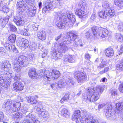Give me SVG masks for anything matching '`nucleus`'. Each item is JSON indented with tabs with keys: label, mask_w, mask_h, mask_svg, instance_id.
<instances>
[{
	"label": "nucleus",
	"mask_w": 123,
	"mask_h": 123,
	"mask_svg": "<svg viewBox=\"0 0 123 123\" xmlns=\"http://www.w3.org/2000/svg\"><path fill=\"white\" fill-rule=\"evenodd\" d=\"M17 45L24 49L27 48L29 45V42L26 39L22 38H19L17 41Z\"/></svg>",
	"instance_id": "obj_9"
},
{
	"label": "nucleus",
	"mask_w": 123,
	"mask_h": 123,
	"mask_svg": "<svg viewBox=\"0 0 123 123\" xmlns=\"http://www.w3.org/2000/svg\"><path fill=\"white\" fill-rule=\"evenodd\" d=\"M28 74L30 77L32 79L35 78L37 75L36 69L34 68H31L29 71Z\"/></svg>",
	"instance_id": "obj_26"
},
{
	"label": "nucleus",
	"mask_w": 123,
	"mask_h": 123,
	"mask_svg": "<svg viewBox=\"0 0 123 123\" xmlns=\"http://www.w3.org/2000/svg\"><path fill=\"white\" fill-rule=\"evenodd\" d=\"M51 3L48 2L46 3L43 8L42 12L44 13H48V12L52 9L53 7Z\"/></svg>",
	"instance_id": "obj_19"
},
{
	"label": "nucleus",
	"mask_w": 123,
	"mask_h": 123,
	"mask_svg": "<svg viewBox=\"0 0 123 123\" xmlns=\"http://www.w3.org/2000/svg\"><path fill=\"white\" fill-rule=\"evenodd\" d=\"M63 20L59 21L56 24L57 27L60 29H64L66 25H68V23L67 22V19L66 16H63Z\"/></svg>",
	"instance_id": "obj_11"
},
{
	"label": "nucleus",
	"mask_w": 123,
	"mask_h": 123,
	"mask_svg": "<svg viewBox=\"0 0 123 123\" xmlns=\"http://www.w3.org/2000/svg\"><path fill=\"white\" fill-rule=\"evenodd\" d=\"M116 68L119 72L123 71V61H120L119 63L117 65Z\"/></svg>",
	"instance_id": "obj_33"
},
{
	"label": "nucleus",
	"mask_w": 123,
	"mask_h": 123,
	"mask_svg": "<svg viewBox=\"0 0 123 123\" xmlns=\"http://www.w3.org/2000/svg\"><path fill=\"white\" fill-rule=\"evenodd\" d=\"M16 39V36L14 34H12L10 35L8 37L9 40L12 43L15 42Z\"/></svg>",
	"instance_id": "obj_38"
},
{
	"label": "nucleus",
	"mask_w": 123,
	"mask_h": 123,
	"mask_svg": "<svg viewBox=\"0 0 123 123\" xmlns=\"http://www.w3.org/2000/svg\"><path fill=\"white\" fill-rule=\"evenodd\" d=\"M118 28L120 31H122L123 30V23H120L118 25Z\"/></svg>",
	"instance_id": "obj_55"
},
{
	"label": "nucleus",
	"mask_w": 123,
	"mask_h": 123,
	"mask_svg": "<svg viewBox=\"0 0 123 123\" xmlns=\"http://www.w3.org/2000/svg\"><path fill=\"white\" fill-rule=\"evenodd\" d=\"M0 11L4 13H7L9 11V9L7 7L6 4L5 3L3 5V6H0Z\"/></svg>",
	"instance_id": "obj_34"
},
{
	"label": "nucleus",
	"mask_w": 123,
	"mask_h": 123,
	"mask_svg": "<svg viewBox=\"0 0 123 123\" xmlns=\"http://www.w3.org/2000/svg\"><path fill=\"white\" fill-rule=\"evenodd\" d=\"M104 90L103 88L100 86H97L95 90L93 89H89L87 90V95H89L87 97V99L91 102H94L99 98V94Z\"/></svg>",
	"instance_id": "obj_1"
},
{
	"label": "nucleus",
	"mask_w": 123,
	"mask_h": 123,
	"mask_svg": "<svg viewBox=\"0 0 123 123\" xmlns=\"http://www.w3.org/2000/svg\"><path fill=\"white\" fill-rule=\"evenodd\" d=\"M67 15V22L68 23V25H71L73 22H74L76 20L75 16L70 13H68Z\"/></svg>",
	"instance_id": "obj_20"
},
{
	"label": "nucleus",
	"mask_w": 123,
	"mask_h": 123,
	"mask_svg": "<svg viewBox=\"0 0 123 123\" xmlns=\"http://www.w3.org/2000/svg\"><path fill=\"white\" fill-rule=\"evenodd\" d=\"M6 51L4 48L3 47L0 48V54H3Z\"/></svg>",
	"instance_id": "obj_63"
},
{
	"label": "nucleus",
	"mask_w": 123,
	"mask_h": 123,
	"mask_svg": "<svg viewBox=\"0 0 123 123\" xmlns=\"http://www.w3.org/2000/svg\"><path fill=\"white\" fill-rule=\"evenodd\" d=\"M12 103V102L9 100H8L6 102H5L3 105V107L7 110H10V107Z\"/></svg>",
	"instance_id": "obj_31"
},
{
	"label": "nucleus",
	"mask_w": 123,
	"mask_h": 123,
	"mask_svg": "<svg viewBox=\"0 0 123 123\" xmlns=\"http://www.w3.org/2000/svg\"><path fill=\"white\" fill-rule=\"evenodd\" d=\"M105 52L106 56L109 57H111L114 55L113 51L111 48H108L106 49Z\"/></svg>",
	"instance_id": "obj_28"
},
{
	"label": "nucleus",
	"mask_w": 123,
	"mask_h": 123,
	"mask_svg": "<svg viewBox=\"0 0 123 123\" xmlns=\"http://www.w3.org/2000/svg\"><path fill=\"white\" fill-rule=\"evenodd\" d=\"M41 113L40 114H41L42 117L44 118H49V114L48 112L44 111V110L43 111H41Z\"/></svg>",
	"instance_id": "obj_45"
},
{
	"label": "nucleus",
	"mask_w": 123,
	"mask_h": 123,
	"mask_svg": "<svg viewBox=\"0 0 123 123\" xmlns=\"http://www.w3.org/2000/svg\"><path fill=\"white\" fill-rule=\"evenodd\" d=\"M36 8L33 7V8H30L28 12V15L31 17H32L34 16L36 12Z\"/></svg>",
	"instance_id": "obj_32"
},
{
	"label": "nucleus",
	"mask_w": 123,
	"mask_h": 123,
	"mask_svg": "<svg viewBox=\"0 0 123 123\" xmlns=\"http://www.w3.org/2000/svg\"><path fill=\"white\" fill-rule=\"evenodd\" d=\"M38 97L37 96H35L34 97H31L29 98L28 101L31 104H34L37 103V101L36 99Z\"/></svg>",
	"instance_id": "obj_35"
},
{
	"label": "nucleus",
	"mask_w": 123,
	"mask_h": 123,
	"mask_svg": "<svg viewBox=\"0 0 123 123\" xmlns=\"http://www.w3.org/2000/svg\"><path fill=\"white\" fill-rule=\"evenodd\" d=\"M105 106L104 112L107 118H109V119L111 120L115 119L116 117L114 113V112L112 111V106L111 104H104L99 105L98 106V109L99 110Z\"/></svg>",
	"instance_id": "obj_6"
},
{
	"label": "nucleus",
	"mask_w": 123,
	"mask_h": 123,
	"mask_svg": "<svg viewBox=\"0 0 123 123\" xmlns=\"http://www.w3.org/2000/svg\"><path fill=\"white\" fill-rule=\"evenodd\" d=\"M21 107V103L19 102H17L13 104L10 110V111L11 110L13 112H15L19 110Z\"/></svg>",
	"instance_id": "obj_22"
},
{
	"label": "nucleus",
	"mask_w": 123,
	"mask_h": 123,
	"mask_svg": "<svg viewBox=\"0 0 123 123\" xmlns=\"http://www.w3.org/2000/svg\"><path fill=\"white\" fill-rule=\"evenodd\" d=\"M115 4L120 7H123V2L122 0H114Z\"/></svg>",
	"instance_id": "obj_39"
},
{
	"label": "nucleus",
	"mask_w": 123,
	"mask_h": 123,
	"mask_svg": "<svg viewBox=\"0 0 123 123\" xmlns=\"http://www.w3.org/2000/svg\"><path fill=\"white\" fill-rule=\"evenodd\" d=\"M53 15L55 19L57 21H60L62 19L63 20V16H66L63 15L62 12H54L53 13Z\"/></svg>",
	"instance_id": "obj_23"
},
{
	"label": "nucleus",
	"mask_w": 123,
	"mask_h": 123,
	"mask_svg": "<svg viewBox=\"0 0 123 123\" xmlns=\"http://www.w3.org/2000/svg\"><path fill=\"white\" fill-rule=\"evenodd\" d=\"M84 10L77 9L75 11V14L80 18H85L86 17L87 15L86 13L84 11Z\"/></svg>",
	"instance_id": "obj_14"
},
{
	"label": "nucleus",
	"mask_w": 123,
	"mask_h": 123,
	"mask_svg": "<svg viewBox=\"0 0 123 123\" xmlns=\"http://www.w3.org/2000/svg\"><path fill=\"white\" fill-rule=\"evenodd\" d=\"M10 84L11 81L10 80H6L4 81L2 77L0 76V86L5 88H7L9 86Z\"/></svg>",
	"instance_id": "obj_15"
},
{
	"label": "nucleus",
	"mask_w": 123,
	"mask_h": 123,
	"mask_svg": "<svg viewBox=\"0 0 123 123\" xmlns=\"http://www.w3.org/2000/svg\"><path fill=\"white\" fill-rule=\"evenodd\" d=\"M106 64V62L105 61H102L101 62V63L98 66V68H104Z\"/></svg>",
	"instance_id": "obj_52"
},
{
	"label": "nucleus",
	"mask_w": 123,
	"mask_h": 123,
	"mask_svg": "<svg viewBox=\"0 0 123 123\" xmlns=\"http://www.w3.org/2000/svg\"><path fill=\"white\" fill-rule=\"evenodd\" d=\"M98 14L100 18H106L108 16L107 11L105 10H104L99 12Z\"/></svg>",
	"instance_id": "obj_30"
},
{
	"label": "nucleus",
	"mask_w": 123,
	"mask_h": 123,
	"mask_svg": "<svg viewBox=\"0 0 123 123\" xmlns=\"http://www.w3.org/2000/svg\"><path fill=\"white\" fill-rule=\"evenodd\" d=\"M65 80L66 86H71L74 84V82L70 78H67Z\"/></svg>",
	"instance_id": "obj_37"
},
{
	"label": "nucleus",
	"mask_w": 123,
	"mask_h": 123,
	"mask_svg": "<svg viewBox=\"0 0 123 123\" xmlns=\"http://www.w3.org/2000/svg\"><path fill=\"white\" fill-rule=\"evenodd\" d=\"M13 21L18 26H23L25 23L23 18L18 16L14 17Z\"/></svg>",
	"instance_id": "obj_16"
},
{
	"label": "nucleus",
	"mask_w": 123,
	"mask_h": 123,
	"mask_svg": "<svg viewBox=\"0 0 123 123\" xmlns=\"http://www.w3.org/2000/svg\"><path fill=\"white\" fill-rule=\"evenodd\" d=\"M62 115H63L65 117L70 115V113L65 108L63 109L61 111Z\"/></svg>",
	"instance_id": "obj_41"
},
{
	"label": "nucleus",
	"mask_w": 123,
	"mask_h": 123,
	"mask_svg": "<svg viewBox=\"0 0 123 123\" xmlns=\"http://www.w3.org/2000/svg\"><path fill=\"white\" fill-rule=\"evenodd\" d=\"M21 110V112L22 113V114H25L27 112V108L25 107H22Z\"/></svg>",
	"instance_id": "obj_54"
},
{
	"label": "nucleus",
	"mask_w": 123,
	"mask_h": 123,
	"mask_svg": "<svg viewBox=\"0 0 123 123\" xmlns=\"http://www.w3.org/2000/svg\"><path fill=\"white\" fill-rule=\"evenodd\" d=\"M11 67V65L8 61H5L0 65V69L5 71L3 75L6 78V80H10L11 81L10 79L13 75V73L12 71H9Z\"/></svg>",
	"instance_id": "obj_5"
},
{
	"label": "nucleus",
	"mask_w": 123,
	"mask_h": 123,
	"mask_svg": "<svg viewBox=\"0 0 123 123\" xmlns=\"http://www.w3.org/2000/svg\"><path fill=\"white\" fill-rule=\"evenodd\" d=\"M17 62L20 65H23L25 67H26L29 64L27 57L23 55H21L19 57L17 60Z\"/></svg>",
	"instance_id": "obj_10"
},
{
	"label": "nucleus",
	"mask_w": 123,
	"mask_h": 123,
	"mask_svg": "<svg viewBox=\"0 0 123 123\" xmlns=\"http://www.w3.org/2000/svg\"><path fill=\"white\" fill-rule=\"evenodd\" d=\"M119 89L120 92L123 93V84H121L120 85Z\"/></svg>",
	"instance_id": "obj_62"
},
{
	"label": "nucleus",
	"mask_w": 123,
	"mask_h": 123,
	"mask_svg": "<svg viewBox=\"0 0 123 123\" xmlns=\"http://www.w3.org/2000/svg\"><path fill=\"white\" fill-rule=\"evenodd\" d=\"M37 35L38 38L42 40H44L46 38V32L44 31H38Z\"/></svg>",
	"instance_id": "obj_24"
},
{
	"label": "nucleus",
	"mask_w": 123,
	"mask_h": 123,
	"mask_svg": "<svg viewBox=\"0 0 123 123\" xmlns=\"http://www.w3.org/2000/svg\"><path fill=\"white\" fill-rule=\"evenodd\" d=\"M102 6L105 10L107 11L108 10L111 9V7L110 6L109 2L108 1H105L102 4Z\"/></svg>",
	"instance_id": "obj_36"
},
{
	"label": "nucleus",
	"mask_w": 123,
	"mask_h": 123,
	"mask_svg": "<svg viewBox=\"0 0 123 123\" xmlns=\"http://www.w3.org/2000/svg\"><path fill=\"white\" fill-rule=\"evenodd\" d=\"M4 118V114L3 113L0 111V121L2 122Z\"/></svg>",
	"instance_id": "obj_60"
},
{
	"label": "nucleus",
	"mask_w": 123,
	"mask_h": 123,
	"mask_svg": "<svg viewBox=\"0 0 123 123\" xmlns=\"http://www.w3.org/2000/svg\"><path fill=\"white\" fill-rule=\"evenodd\" d=\"M91 29L94 36H96L97 33L99 34L102 41H105L108 39L109 32L106 29L101 27L94 26L92 27Z\"/></svg>",
	"instance_id": "obj_4"
},
{
	"label": "nucleus",
	"mask_w": 123,
	"mask_h": 123,
	"mask_svg": "<svg viewBox=\"0 0 123 123\" xmlns=\"http://www.w3.org/2000/svg\"><path fill=\"white\" fill-rule=\"evenodd\" d=\"M34 55H33L30 54L27 56V60L28 61H31L32 60Z\"/></svg>",
	"instance_id": "obj_53"
},
{
	"label": "nucleus",
	"mask_w": 123,
	"mask_h": 123,
	"mask_svg": "<svg viewBox=\"0 0 123 123\" xmlns=\"http://www.w3.org/2000/svg\"><path fill=\"white\" fill-rule=\"evenodd\" d=\"M87 4L85 0H80L78 3L77 9L85 10Z\"/></svg>",
	"instance_id": "obj_25"
},
{
	"label": "nucleus",
	"mask_w": 123,
	"mask_h": 123,
	"mask_svg": "<svg viewBox=\"0 0 123 123\" xmlns=\"http://www.w3.org/2000/svg\"><path fill=\"white\" fill-rule=\"evenodd\" d=\"M23 33L24 35L28 36H29L30 34L29 32V29L28 28H24L22 30H21Z\"/></svg>",
	"instance_id": "obj_46"
},
{
	"label": "nucleus",
	"mask_w": 123,
	"mask_h": 123,
	"mask_svg": "<svg viewBox=\"0 0 123 123\" xmlns=\"http://www.w3.org/2000/svg\"><path fill=\"white\" fill-rule=\"evenodd\" d=\"M68 50L67 47L62 43L59 44L57 49L53 48L51 51V57L54 61L60 59V57L63 55V53H65Z\"/></svg>",
	"instance_id": "obj_2"
},
{
	"label": "nucleus",
	"mask_w": 123,
	"mask_h": 123,
	"mask_svg": "<svg viewBox=\"0 0 123 123\" xmlns=\"http://www.w3.org/2000/svg\"><path fill=\"white\" fill-rule=\"evenodd\" d=\"M75 78L79 83H82L87 80V76L84 72L76 71L74 74Z\"/></svg>",
	"instance_id": "obj_8"
},
{
	"label": "nucleus",
	"mask_w": 123,
	"mask_h": 123,
	"mask_svg": "<svg viewBox=\"0 0 123 123\" xmlns=\"http://www.w3.org/2000/svg\"><path fill=\"white\" fill-rule=\"evenodd\" d=\"M118 40L120 42H123V37L120 34H118Z\"/></svg>",
	"instance_id": "obj_58"
},
{
	"label": "nucleus",
	"mask_w": 123,
	"mask_h": 123,
	"mask_svg": "<svg viewBox=\"0 0 123 123\" xmlns=\"http://www.w3.org/2000/svg\"><path fill=\"white\" fill-rule=\"evenodd\" d=\"M69 94L68 93L66 94L64 97L60 100L61 102L62 103L64 101L68 100L69 99Z\"/></svg>",
	"instance_id": "obj_44"
},
{
	"label": "nucleus",
	"mask_w": 123,
	"mask_h": 123,
	"mask_svg": "<svg viewBox=\"0 0 123 123\" xmlns=\"http://www.w3.org/2000/svg\"><path fill=\"white\" fill-rule=\"evenodd\" d=\"M17 8L18 10H20V9L22 8H24V7H25V5L24 4L22 3L21 2H17Z\"/></svg>",
	"instance_id": "obj_49"
},
{
	"label": "nucleus",
	"mask_w": 123,
	"mask_h": 123,
	"mask_svg": "<svg viewBox=\"0 0 123 123\" xmlns=\"http://www.w3.org/2000/svg\"><path fill=\"white\" fill-rule=\"evenodd\" d=\"M111 93L112 96L116 95L117 93V90L115 88H111Z\"/></svg>",
	"instance_id": "obj_50"
},
{
	"label": "nucleus",
	"mask_w": 123,
	"mask_h": 123,
	"mask_svg": "<svg viewBox=\"0 0 123 123\" xmlns=\"http://www.w3.org/2000/svg\"><path fill=\"white\" fill-rule=\"evenodd\" d=\"M96 18L95 13V12H93L92 14L91 17V20L93 21H94Z\"/></svg>",
	"instance_id": "obj_64"
},
{
	"label": "nucleus",
	"mask_w": 123,
	"mask_h": 123,
	"mask_svg": "<svg viewBox=\"0 0 123 123\" xmlns=\"http://www.w3.org/2000/svg\"><path fill=\"white\" fill-rule=\"evenodd\" d=\"M34 110L36 111L37 112H38L40 115L41 113V111H43V109H41L39 107L37 106H35L34 107Z\"/></svg>",
	"instance_id": "obj_51"
},
{
	"label": "nucleus",
	"mask_w": 123,
	"mask_h": 123,
	"mask_svg": "<svg viewBox=\"0 0 123 123\" xmlns=\"http://www.w3.org/2000/svg\"><path fill=\"white\" fill-rule=\"evenodd\" d=\"M66 83L65 80L64 79L61 80L58 83L55 84H52L51 85V87L53 88L54 87L57 88L56 86H58L60 88L64 87L65 86H66Z\"/></svg>",
	"instance_id": "obj_17"
},
{
	"label": "nucleus",
	"mask_w": 123,
	"mask_h": 123,
	"mask_svg": "<svg viewBox=\"0 0 123 123\" xmlns=\"http://www.w3.org/2000/svg\"><path fill=\"white\" fill-rule=\"evenodd\" d=\"M91 55L88 53H86L85 54V57L86 59L89 60L91 58Z\"/></svg>",
	"instance_id": "obj_57"
},
{
	"label": "nucleus",
	"mask_w": 123,
	"mask_h": 123,
	"mask_svg": "<svg viewBox=\"0 0 123 123\" xmlns=\"http://www.w3.org/2000/svg\"><path fill=\"white\" fill-rule=\"evenodd\" d=\"M123 44H122L120 46V49L118 51V54L119 55H120L121 54L123 53Z\"/></svg>",
	"instance_id": "obj_56"
},
{
	"label": "nucleus",
	"mask_w": 123,
	"mask_h": 123,
	"mask_svg": "<svg viewBox=\"0 0 123 123\" xmlns=\"http://www.w3.org/2000/svg\"><path fill=\"white\" fill-rule=\"evenodd\" d=\"M63 60L64 61L72 63L75 62V59L74 56L69 55H65L64 57Z\"/></svg>",
	"instance_id": "obj_21"
},
{
	"label": "nucleus",
	"mask_w": 123,
	"mask_h": 123,
	"mask_svg": "<svg viewBox=\"0 0 123 123\" xmlns=\"http://www.w3.org/2000/svg\"><path fill=\"white\" fill-rule=\"evenodd\" d=\"M78 36L76 32L74 31H72L69 33V35L65 38L63 40L64 42L67 44H69L74 40L73 45L75 47H77L80 46L82 47L83 45L82 41L81 39H78L77 38Z\"/></svg>",
	"instance_id": "obj_3"
},
{
	"label": "nucleus",
	"mask_w": 123,
	"mask_h": 123,
	"mask_svg": "<svg viewBox=\"0 0 123 123\" xmlns=\"http://www.w3.org/2000/svg\"><path fill=\"white\" fill-rule=\"evenodd\" d=\"M30 48L32 50H35L36 48V46L35 44H32L30 46Z\"/></svg>",
	"instance_id": "obj_59"
},
{
	"label": "nucleus",
	"mask_w": 123,
	"mask_h": 123,
	"mask_svg": "<svg viewBox=\"0 0 123 123\" xmlns=\"http://www.w3.org/2000/svg\"><path fill=\"white\" fill-rule=\"evenodd\" d=\"M14 71L17 73L19 72L22 69L21 66L17 62V60H15L12 63Z\"/></svg>",
	"instance_id": "obj_18"
},
{
	"label": "nucleus",
	"mask_w": 123,
	"mask_h": 123,
	"mask_svg": "<svg viewBox=\"0 0 123 123\" xmlns=\"http://www.w3.org/2000/svg\"><path fill=\"white\" fill-rule=\"evenodd\" d=\"M26 117L29 120H32L33 121L35 120L36 117L33 115L31 113H29L26 115Z\"/></svg>",
	"instance_id": "obj_43"
},
{
	"label": "nucleus",
	"mask_w": 123,
	"mask_h": 123,
	"mask_svg": "<svg viewBox=\"0 0 123 123\" xmlns=\"http://www.w3.org/2000/svg\"><path fill=\"white\" fill-rule=\"evenodd\" d=\"M11 50L14 53H18V50L16 48L15 46L14 45V47H12L11 49Z\"/></svg>",
	"instance_id": "obj_61"
},
{
	"label": "nucleus",
	"mask_w": 123,
	"mask_h": 123,
	"mask_svg": "<svg viewBox=\"0 0 123 123\" xmlns=\"http://www.w3.org/2000/svg\"><path fill=\"white\" fill-rule=\"evenodd\" d=\"M24 86L21 83L19 82H14L12 85V87L16 91L22 90L23 89Z\"/></svg>",
	"instance_id": "obj_13"
},
{
	"label": "nucleus",
	"mask_w": 123,
	"mask_h": 123,
	"mask_svg": "<svg viewBox=\"0 0 123 123\" xmlns=\"http://www.w3.org/2000/svg\"><path fill=\"white\" fill-rule=\"evenodd\" d=\"M81 112L79 110H75L74 112V115L72 116L73 119L78 120L80 116V114H83V113Z\"/></svg>",
	"instance_id": "obj_27"
},
{
	"label": "nucleus",
	"mask_w": 123,
	"mask_h": 123,
	"mask_svg": "<svg viewBox=\"0 0 123 123\" xmlns=\"http://www.w3.org/2000/svg\"><path fill=\"white\" fill-rule=\"evenodd\" d=\"M4 46L5 47L6 49L9 51H10L12 47H14V45L13 44H10L9 43H6L4 44Z\"/></svg>",
	"instance_id": "obj_42"
},
{
	"label": "nucleus",
	"mask_w": 123,
	"mask_h": 123,
	"mask_svg": "<svg viewBox=\"0 0 123 123\" xmlns=\"http://www.w3.org/2000/svg\"><path fill=\"white\" fill-rule=\"evenodd\" d=\"M116 106L117 110L119 111L120 113V114L119 113V117L123 121V103H117Z\"/></svg>",
	"instance_id": "obj_12"
},
{
	"label": "nucleus",
	"mask_w": 123,
	"mask_h": 123,
	"mask_svg": "<svg viewBox=\"0 0 123 123\" xmlns=\"http://www.w3.org/2000/svg\"><path fill=\"white\" fill-rule=\"evenodd\" d=\"M23 115L22 113L21 112H18L16 113L13 114V118L17 119L18 118H20L22 117Z\"/></svg>",
	"instance_id": "obj_40"
},
{
	"label": "nucleus",
	"mask_w": 123,
	"mask_h": 123,
	"mask_svg": "<svg viewBox=\"0 0 123 123\" xmlns=\"http://www.w3.org/2000/svg\"><path fill=\"white\" fill-rule=\"evenodd\" d=\"M108 16L109 17L111 18L115 15V12L114 10L110 9L108 10Z\"/></svg>",
	"instance_id": "obj_48"
},
{
	"label": "nucleus",
	"mask_w": 123,
	"mask_h": 123,
	"mask_svg": "<svg viewBox=\"0 0 123 123\" xmlns=\"http://www.w3.org/2000/svg\"><path fill=\"white\" fill-rule=\"evenodd\" d=\"M8 26L10 28V31H11L15 32L17 30V28L16 27L11 23L9 24Z\"/></svg>",
	"instance_id": "obj_47"
},
{
	"label": "nucleus",
	"mask_w": 123,
	"mask_h": 123,
	"mask_svg": "<svg viewBox=\"0 0 123 123\" xmlns=\"http://www.w3.org/2000/svg\"><path fill=\"white\" fill-rule=\"evenodd\" d=\"M10 17L7 16L5 18H1L0 19V22L1 24V25L3 27H4L8 21Z\"/></svg>",
	"instance_id": "obj_29"
},
{
	"label": "nucleus",
	"mask_w": 123,
	"mask_h": 123,
	"mask_svg": "<svg viewBox=\"0 0 123 123\" xmlns=\"http://www.w3.org/2000/svg\"><path fill=\"white\" fill-rule=\"evenodd\" d=\"M44 78L48 80H55L60 76V72L57 70H46L44 72Z\"/></svg>",
	"instance_id": "obj_7"
}]
</instances>
